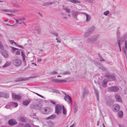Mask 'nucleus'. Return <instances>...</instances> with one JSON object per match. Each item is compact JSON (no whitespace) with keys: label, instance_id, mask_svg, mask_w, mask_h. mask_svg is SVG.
<instances>
[{"label":"nucleus","instance_id":"obj_1","mask_svg":"<svg viewBox=\"0 0 127 127\" xmlns=\"http://www.w3.org/2000/svg\"><path fill=\"white\" fill-rule=\"evenodd\" d=\"M98 35L91 36L88 38L86 40V42L88 43H92L95 41L98 38Z\"/></svg>","mask_w":127,"mask_h":127},{"label":"nucleus","instance_id":"obj_2","mask_svg":"<svg viewBox=\"0 0 127 127\" xmlns=\"http://www.w3.org/2000/svg\"><path fill=\"white\" fill-rule=\"evenodd\" d=\"M63 105L59 104H57L55 106V113L58 114L62 112Z\"/></svg>","mask_w":127,"mask_h":127},{"label":"nucleus","instance_id":"obj_3","mask_svg":"<svg viewBox=\"0 0 127 127\" xmlns=\"http://www.w3.org/2000/svg\"><path fill=\"white\" fill-rule=\"evenodd\" d=\"M105 76V77H107L106 79L108 81H112L115 79V76L109 73H106Z\"/></svg>","mask_w":127,"mask_h":127},{"label":"nucleus","instance_id":"obj_4","mask_svg":"<svg viewBox=\"0 0 127 127\" xmlns=\"http://www.w3.org/2000/svg\"><path fill=\"white\" fill-rule=\"evenodd\" d=\"M22 63V61L19 59H15L12 61L13 64L16 66H20L21 65Z\"/></svg>","mask_w":127,"mask_h":127},{"label":"nucleus","instance_id":"obj_5","mask_svg":"<svg viewBox=\"0 0 127 127\" xmlns=\"http://www.w3.org/2000/svg\"><path fill=\"white\" fill-rule=\"evenodd\" d=\"M50 111V109L49 107H46L42 108L40 111L43 114L47 115L49 113Z\"/></svg>","mask_w":127,"mask_h":127},{"label":"nucleus","instance_id":"obj_6","mask_svg":"<svg viewBox=\"0 0 127 127\" xmlns=\"http://www.w3.org/2000/svg\"><path fill=\"white\" fill-rule=\"evenodd\" d=\"M42 106L41 104H35L32 105L31 108L32 109H33L36 110H39L41 109Z\"/></svg>","mask_w":127,"mask_h":127},{"label":"nucleus","instance_id":"obj_7","mask_svg":"<svg viewBox=\"0 0 127 127\" xmlns=\"http://www.w3.org/2000/svg\"><path fill=\"white\" fill-rule=\"evenodd\" d=\"M108 90L109 92H117L119 90V88L117 86H114L108 88Z\"/></svg>","mask_w":127,"mask_h":127},{"label":"nucleus","instance_id":"obj_8","mask_svg":"<svg viewBox=\"0 0 127 127\" xmlns=\"http://www.w3.org/2000/svg\"><path fill=\"white\" fill-rule=\"evenodd\" d=\"M64 93L65 95L64 98V100L67 101L69 104H71L72 100L71 97L68 95H67L64 92Z\"/></svg>","mask_w":127,"mask_h":127},{"label":"nucleus","instance_id":"obj_9","mask_svg":"<svg viewBox=\"0 0 127 127\" xmlns=\"http://www.w3.org/2000/svg\"><path fill=\"white\" fill-rule=\"evenodd\" d=\"M12 97L14 99L20 100L21 99V96L20 94L16 95L14 93L12 94Z\"/></svg>","mask_w":127,"mask_h":127},{"label":"nucleus","instance_id":"obj_10","mask_svg":"<svg viewBox=\"0 0 127 127\" xmlns=\"http://www.w3.org/2000/svg\"><path fill=\"white\" fill-rule=\"evenodd\" d=\"M112 109L113 111L115 112L118 111L120 109L119 105L117 104H115L112 106Z\"/></svg>","mask_w":127,"mask_h":127},{"label":"nucleus","instance_id":"obj_11","mask_svg":"<svg viewBox=\"0 0 127 127\" xmlns=\"http://www.w3.org/2000/svg\"><path fill=\"white\" fill-rule=\"evenodd\" d=\"M29 80V78H23L22 77H20L17 78L16 80H15L14 82H17L22 81H25L28 80Z\"/></svg>","mask_w":127,"mask_h":127},{"label":"nucleus","instance_id":"obj_12","mask_svg":"<svg viewBox=\"0 0 127 127\" xmlns=\"http://www.w3.org/2000/svg\"><path fill=\"white\" fill-rule=\"evenodd\" d=\"M51 81L56 83H62L64 82L66 83V82L67 81L64 80H59L57 79H52L50 80Z\"/></svg>","mask_w":127,"mask_h":127},{"label":"nucleus","instance_id":"obj_13","mask_svg":"<svg viewBox=\"0 0 127 127\" xmlns=\"http://www.w3.org/2000/svg\"><path fill=\"white\" fill-rule=\"evenodd\" d=\"M8 123L9 125L11 126L14 125L17 123L16 121L13 119L9 120L8 121Z\"/></svg>","mask_w":127,"mask_h":127},{"label":"nucleus","instance_id":"obj_14","mask_svg":"<svg viewBox=\"0 0 127 127\" xmlns=\"http://www.w3.org/2000/svg\"><path fill=\"white\" fill-rule=\"evenodd\" d=\"M89 92L88 90L86 88H85L82 93V96L84 98H85L86 96H87L89 94Z\"/></svg>","mask_w":127,"mask_h":127},{"label":"nucleus","instance_id":"obj_15","mask_svg":"<svg viewBox=\"0 0 127 127\" xmlns=\"http://www.w3.org/2000/svg\"><path fill=\"white\" fill-rule=\"evenodd\" d=\"M123 50L126 55V52L127 51V39L125 41V46H124Z\"/></svg>","mask_w":127,"mask_h":127},{"label":"nucleus","instance_id":"obj_16","mask_svg":"<svg viewBox=\"0 0 127 127\" xmlns=\"http://www.w3.org/2000/svg\"><path fill=\"white\" fill-rule=\"evenodd\" d=\"M115 97L118 102H122L121 97L120 95L116 94L115 95Z\"/></svg>","mask_w":127,"mask_h":127},{"label":"nucleus","instance_id":"obj_17","mask_svg":"<svg viewBox=\"0 0 127 127\" xmlns=\"http://www.w3.org/2000/svg\"><path fill=\"white\" fill-rule=\"evenodd\" d=\"M72 14L73 16L75 18H76L77 16L79 14V13L77 11L73 10L72 11Z\"/></svg>","mask_w":127,"mask_h":127},{"label":"nucleus","instance_id":"obj_18","mask_svg":"<svg viewBox=\"0 0 127 127\" xmlns=\"http://www.w3.org/2000/svg\"><path fill=\"white\" fill-rule=\"evenodd\" d=\"M109 82L108 80H107V79H104L103 80L102 83V87L104 88H105L106 87V84L107 83Z\"/></svg>","mask_w":127,"mask_h":127},{"label":"nucleus","instance_id":"obj_19","mask_svg":"<svg viewBox=\"0 0 127 127\" xmlns=\"http://www.w3.org/2000/svg\"><path fill=\"white\" fill-rule=\"evenodd\" d=\"M68 6H66L63 5L62 6L63 9L64 10L67 12L69 13L70 12L71 10L69 8H68Z\"/></svg>","mask_w":127,"mask_h":127},{"label":"nucleus","instance_id":"obj_20","mask_svg":"<svg viewBox=\"0 0 127 127\" xmlns=\"http://www.w3.org/2000/svg\"><path fill=\"white\" fill-rule=\"evenodd\" d=\"M2 97L5 98H8L9 97V94L6 92H3Z\"/></svg>","mask_w":127,"mask_h":127},{"label":"nucleus","instance_id":"obj_21","mask_svg":"<svg viewBox=\"0 0 127 127\" xmlns=\"http://www.w3.org/2000/svg\"><path fill=\"white\" fill-rule=\"evenodd\" d=\"M67 0L74 4L79 3H81L80 1L77 0Z\"/></svg>","mask_w":127,"mask_h":127},{"label":"nucleus","instance_id":"obj_22","mask_svg":"<svg viewBox=\"0 0 127 127\" xmlns=\"http://www.w3.org/2000/svg\"><path fill=\"white\" fill-rule=\"evenodd\" d=\"M95 29V27L93 26L89 28L88 29V31L92 34V32L94 31Z\"/></svg>","mask_w":127,"mask_h":127},{"label":"nucleus","instance_id":"obj_23","mask_svg":"<svg viewBox=\"0 0 127 127\" xmlns=\"http://www.w3.org/2000/svg\"><path fill=\"white\" fill-rule=\"evenodd\" d=\"M56 115L55 114H53L47 118L46 119L47 120L49 119H53L55 118Z\"/></svg>","mask_w":127,"mask_h":127},{"label":"nucleus","instance_id":"obj_24","mask_svg":"<svg viewBox=\"0 0 127 127\" xmlns=\"http://www.w3.org/2000/svg\"><path fill=\"white\" fill-rule=\"evenodd\" d=\"M125 39V36H123L120 39L119 38H118L117 42L118 43L119 42H120V43H122V42Z\"/></svg>","mask_w":127,"mask_h":127},{"label":"nucleus","instance_id":"obj_25","mask_svg":"<svg viewBox=\"0 0 127 127\" xmlns=\"http://www.w3.org/2000/svg\"><path fill=\"white\" fill-rule=\"evenodd\" d=\"M2 54L5 58H7L8 57V56L7 52L4 51L2 53Z\"/></svg>","mask_w":127,"mask_h":127},{"label":"nucleus","instance_id":"obj_26","mask_svg":"<svg viewBox=\"0 0 127 127\" xmlns=\"http://www.w3.org/2000/svg\"><path fill=\"white\" fill-rule=\"evenodd\" d=\"M35 29L38 32V33L40 34L41 33V28L38 26H36L35 27Z\"/></svg>","mask_w":127,"mask_h":127},{"label":"nucleus","instance_id":"obj_27","mask_svg":"<svg viewBox=\"0 0 127 127\" xmlns=\"http://www.w3.org/2000/svg\"><path fill=\"white\" fill-rule=\"evenodd\" d=\"M55 3V2L54 1H53L52 2H48L45 3H44L43 5L44 6L49 5L51 4H54Z\"/></svg>","mask_w":127,"mask_h":127},{"label":"nucleus","instance_id":"obj_28","mask_svg":"<svg viewBox=\"0 0 127 127\" xmlns=\"http://www.w3.org/2000/svg\"><path fill=\"white\" fill-rule=\"evenodd\" d=\"M91 34V33L87 30V31L84 34V36L85 37H87L90 35Z\"/></svg>","mask_w":127,"mask_h":127},{"label":"nucleus","instance_id":"obj_29","mask_svg":"<svg viewBox=\"0 0 127 127\" xmlns=\"http://www.w3.org/2000/svg\"><path fill=\"white\" fill-rule=\"evenodd\" d=\"M10 105H13L14 107H16L18 106V104L17 103L11 102L10 103Z\"/></svg>","mask_w":127,"mask_h":127},{"label":"nucleus","instance_id":"obj_30","mask_svg":"<svg viewBox=\"0 0 127 127\" xmlns=\"http://www.w3.org/2000/svg\"><path fill=\"white\" fill-rule=\"evenodd\" d=\"M86 21L87 22H88L90 20L91 18V17L90 15L89 14H88L87 13L86 14Z\"/></svg>","mask_w":127,"mask_h":127},{"label":"nucleus","instance_id":"obj_31","mask_svg":"<svg viewBox=\"0 0 127 127\" xmlns=\"http://www.w3.org/2000/svg\"><path fill=\"white\" fill-rule=\"evenodd\" d=\"M78 107L76 104H75L73 106L74 111L75 113L77 110Z\"/></svg>","mask_w":127,"mask_h":127},{"label":"nucleus","instance_id":"obj_32","mask_svg":"<svg viewBox=\"0 0 127 127\" xmlns=\"http://www.w3.org/2000/svg\"><path fill=\"white\" fill-rule=\"evenodd\" d=\"M11 63V62H7L3 66V67H5L8 66L10 65Z\"/></svg>","mask_w":127,"mask_h":127},{"label":"nucleus","instance_id":"obj_33","mask_svg":"<svg viewBox=\"0 0 127 127\" xmlns=\"http://www.w3.org/2000/svg\"><path fill=\"white\" fill-rule=\"evenodd\" d=\"M95 94L97 100L98 101H99L98 93L97 91L96 90H95Z\"/></svg>","mask_w":127,"mask_h":127},{"label":"nucleus","instance_id":"obj_34","mask_svg":"<svg viewBox=\"0 0 127 127\" xmlns=\"http://www.w3.org/2000/svg\"><path fill=\"white\" fill-rule=\"evenodd\" d=\"M30 103V101H24L23 102V105H27L29 104Z\"/></svg>","mask_w":127,"mask_h":127},{"label":"nucleus","instance_id":"obj_35","mask_svg":"<svg viewBox=\"0 0 127 127\" xmlns=\"http://www.w3.org/2000/svg\"><path fill=\"white\" fill-rule=\"evenodd\" d=\"M118 115L119 117L120 118L122 117L123 116V113L121 111H120L118 112Z\"/></svg>","mask_w":127,"mask_h":127},{"label":"nucleus","instance_id":"obj_36","mask_svg":"<svg viewBox=\"0 0 127 127\" xmlns=\"http://www.w3.org/2000/svg\"><path fill=\"white\" fill-rule=\"evenodd\" d=\"M50 33L51 34L55 35L56 37H58V34L56 32L53 31H51L50 32Z\"/></svg>","mask_w":127,"mask_h":127},{"label":"nucleus","instance_id":"obj_37","mask_svg":"<svg viewBox=\"0 0 127 127\" xmlns=\"http://www.w3.org/2000/svg\"><path fill=\"white\" fill-rule=\"evenodd\" d=\"M1 10L3 11H4L5 12H13L12 11L13 10H11V9H3Z\"/></svg>","mask_w":127,"mask_h":127},{"label":"nucleus","instance_id":"obj_38","mask_svg":"<svg viewBox=\"0 0 127 127\" xmlns=\"http://www.w3.org/2000/svg\"><path fill=\"white\" fill-rule=\"evenodd\" d=\"M20 121L22 122H25V120L24 118L22 117H20L19 118Z\"/></svg>","mask_w":127,"mask_h":127},{"label":"nucleus","instance_id":"obj_39","mask_svg":"<svg viewBox=\"0 0 127 127\" xmlns=\"http://www.w3.org/2000/svg\"><path fill=\"white\" fill-rule=\"evenodd\" d=\"M70 74V73L69 71H64V73H62L63 75H69Z\"/></svg>","mask_w":127,"mask_h":127},{"label":"nucleus","instance_id":"obj_40","mask_svg":"<svg viewBox=\"0 0 127 127\" xmlns=\"http://www.w3.org/2000/svg\"><path fill=\"white\" fill-rule=\"evenodd\" d=\"M62 109H63V113L64 114H66V110L63 106Z\"/></svg>","mask_w":127,"mask_h":127},{"label":"nucleus","instance_id":"obj_41","mask_svg":"<svg viewBox=\"0 0 127 127\" xmlns=\"http://www.w3.org/2000/svg\"><path fill=\"white\" fill-rule=\"evenodd\" d=\"M98 68L101 69L102 70H105V68L101 64L100 65V66Z\"/></svg>","mask_w":127,"mask_h":127},{"label":"nucleus","instance_id":"obj_42","mask_svg":"<svg viewBox=\"0 0 127 127\" xmlns=\"http://www.w3.org/2000/svg\"><path fill=\"white\" fill-rule=\"evenodd\" d=\"M85 1L87 2L91 3H93L95 1L93 0H85Z\"/></svg>","mask_w":127,"mask_h":127},{"label":"nucleus","instance_id":"obj_43","mask_svg":"<svg viewBox=\"0 0 127 127\" xmlns=\"http://www.w3.org/2000/svg\"><path fill=\"white\" fill-rule=\"evenodd\" d=\"M57 73V72L55 71V70H53L51 72L50 74L51 75H54L55 74H56Z\"/></svg>","mask_w":127,"mask_h":127},{"label":"nucleus","instance_id":"obj_44","mask_svg":"<svg viewBox=\"0 0 127 127\" xmlns=\"http://www.w3.org/2000/svg\"><path fill=\"white\" fill-rule=\"evenodd\" d=\"M18 19L19 21H21L24 20H25L26 19L25 17H21L18 18Z\"/></svg>","mask_w":127,"mask_h":127},{"label":"nucleus","instance_id":"obj_45","mask_svg":"<svg viewBox=\"0 0 127 127\" xmlns=\"http://www.w3.org/2000/svg\"><path fill=\"white\" fill-rule=\"evenodd\" d=\"M99 57L101 61H105L103 59L101 56L99 55Z\"/></svg>","mask_w":127,"mask_h":127},{"label":"nucleus","instance_id":"obj_46","mask_svg":"<svg viewBox=\"0 0 127 127\" xmlns=\"http://www.w3.org/2000/svg\"><path fill=\"white\" fill-rule=\"evenodd\" d=\"M118 46L119 47V50L120 52L121 51V45L122 44V43H120V42H119L118 43Z\"/></svg>","mask_w":127,"mask_h":127},{"label":"nucleus","instance_id":"obj_47","mask_svg":"<svg viewBox=\"0 0 127 127\" xmlns=\"http://www.w3.org/2000/svg\"><path fill=\"white\" fill-rule=\"evenodd\" d=\"M0 48L1 50H3L4 49V47L2 43L0 41Z\"/></svg>","mask_w":127,"mask_h":127},{"label":"nucleus","instance_id":"obj_48","mask_svg":"<svg viewBox=\"0 0 127 127\" xmlns=\"http://www.w3.org/2000/svg\"><path fill=\"white\" fill-rule=\"evenodd\" d=\"M109 11H106L104 12L103 13V14L107 16L108 14H109Z\"/></svg>","mask_w":127,"mask_h":127},{"label":"nucleus","instance_id":"obj_49","mask_svg":"<svg viewBox=\"0 0 127 127\" xmlns=\"http://www.w3.org/2000/svg\"><path fill=\"white\" fill-rule=\"evenodd\" d=\"M117 38H119V36L120 35V32L118 30L117 32Z\"/></svg>","mask_w":127,"mask_h":127},{"label":"nucleus","instance_id":"obj_50","mask_svg":"<svg viewBox=\"0 0 127 127\" xmlns=\"http://www.w3.org/2000/svg\"><path fill=\"white\" fill-rule=\"evenodd\" d=\"M14 5L15 7H20V6L17 3H15L14 4Z\"/></svg>","mask_w":127,"mask_h":127},{"label":"nucleus","instance_id":"obj_51","mask_svg":"<svg viewBox=\"0 0 127 127\" xmlns=\"http://www.w3.org/2000/svg\"><path fill=\"white\" fill-rule=\"evenodd\" d=\"M34 93L36 94L37 95H38V96L41 97L42 98H44V97L42 96V95L38 94V93H35V92H34Z\"/></svg>","mask_w":127,"mask_h":127},{"label":"nucleus","instance_id":"obj_52","mask_svg":"<svg viewBox=\"0 0 127 127\" xmlns=\"http://www.w3.org/2000/svg\"><path fill=\"white\" fill-rule=\"evenodd\" d=\"M24 127H31L30 124H27L25 125Z\"/></svg>","mask_w":127,"mask_h":127},{"label":"nucleus","instance_id":"obj_53","mask_svg":"<svg viewBox=\"0 0 127 127\" xmlns=\"http://www.w3.org/2000/svg\"><path fill=\"white\" fill-rule=\"evenodd\" d=\"M21 55L23 57H25V55L24 54V53L23 52L21 51Z\"/></svg>","mask_w":127,"mask_h":127},{"label":"nucleus","instance_id":"obj_54","mask_svg":"<svg viewBox=\"0 0 127 127\" xmlns=\"http://www.w3.org/2000/svg\"><path fill=\"white\" fill-rule=\"evenodd\" d=\"M15 54L17 55H20V52L19 51H16Z\"/></svg>","mask_w":127,"mask_h":127},{"label":"nucleus","instance_id":"obj_55","mask_svg":"<svg viewBox=\"0 0 127 127\" xmlns=\"http://www.w3.org/2000/svg\"><path fill=\"white\" fill-rule=\"evenodd\" d=\"M11 10H13V11H13V12H14L17 11H18V10L17 9H15V10L11 9Z\"/></svg>","mask_w":127,"mask_h":127},{"label":"nucleus","instance_id":"obj_56","mask_svg":"<svg viewBox=\"0 0 127 127\" xmlns=\"http://www.w3.org/2000/svg\"><path fill=\"white\" fill-rule=\"evenodd\" d=\"M53 92L56 93H59V91H58L57 90H54L53 91Z\"/></svg>","mask_w":127,"mask_h":127},{"label":"nucleus","instance_id":"obj_57","mask_svg":"<svg viewBox=\"0 0 127 127\" xmlns=\"http://www.w3.org/2000/svg\"><path fill=\"white\" fill-rule=\"evenodd\" d=\"M8 15L11 16H15L14 15L11 13H7V14Z\"/></svg>","mask_w":127,"mask_h":127},{"label":"nucleus","instance_id":"obj_58","mask_svg":"<svg viewBox=\"0 0 127 127\" xmlns=\"http://www.w3.org/2000/svg\"><path fill=\"white\" fill-rule=\"evenodd\" d=\"M9 41L12 44H13L14 42V41L13 40H9Z\"/></svg>","mask_w":127,"mask_h":127},{"label":"nucleus","instance_id":"obj_59","mask_svg":"<svg viewBox=\"0 0 127 127\" xmlns=\"http://www.w3.org/2000/svg\"><path fill=\"white\" fill-rule=\"evenodd\" d=\"M14 19L16 21V23L17 24L19 23V20H17L16 19H15V18H14Z\"/></svg>","mask_w":127,"mask_h":127},{"label":"nucleus","instance_id":"obj_60","mask_svg":"<svg viewBox=\"0 0 127 127\" xmlns=\"http://www.w3.org/2000/svg\"><path fill=\"white\" fill-rule=\"evenodd\" d=\"M50 102H51L53 104H56V103H55V101H53L52 100H51V101H50Z\"/></svg>","mask_w":127,"mask_h":127},{"label":"nucleus","instance_id":"obj_61","mask_svg":"<svg viewBox=\"0 0 127 127\" xmlns=\"http://www.w3.org/2000/svg\"><path fill=\"white\" fill-rule=\"evenodd\" d=\"M6 25L7 26H15V25L14 24L12 25H9L8 24H6Z\"/></svg>","mask_w":127,"mask_h":127},{"label":"nucleus","instance_id":"obj_62","mask_svg":"<svg viewBox=\"0 0 127 127\" xmlns=\"http://www.w3.org/2000/svg\"><path fill=\"white\" fill-rule=\"evenodd\" d=\"M3 92H0V98L2 97Z\"/></svg>","mask_w":127,"mask_h":127},{"label":"nucleus","instance_id":"obj_63","mask_svg":"<svg viewBox=\"0 0 127 127\" xmlns=\"http://www.w3.org/2000/svg\"><path fill=\"white\" fill-rule=\"evenodd\" d=\"M38 14H39V15L41 16V17H43V16L42 14L40 12H38Z\"/></svg>","mask_w":127,"mask_h":127},{"label":"nucleus","instance_id":"obj_64","mask_svg":"<svg viewBox=\"0 0 127 127\" xmlns=\"http://www.w3.org/2000/svg\"><path fill=\"white\" fill-rule=\"evenodd\" d=\"M119 127H125L124 126L122 125L121 124H119Z\"/></svg>","mask_w":127,"mask_h":127}]
</instances>
